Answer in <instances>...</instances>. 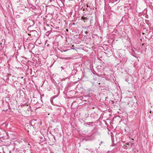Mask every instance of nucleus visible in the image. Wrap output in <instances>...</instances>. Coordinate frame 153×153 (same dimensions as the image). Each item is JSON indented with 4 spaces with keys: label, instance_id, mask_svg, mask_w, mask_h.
Wrapping results in <instances>:
<instances>
[{
    "label": "nucleus",
    "instance_id": "f257e3e1",
    "mask_svg": "<svg viewBox=\"0 0 153 153\" xmlns=\"http://www.w3.org/2000/svg\"><path fill=\"white\" fill-rule=\"evenodd\" d=\"M28 35L29 36H31L30 40H35L38 38V33L36 30L31 31Z\"/></svg>",
    "mask_w": 153,
    "mask_h": 153
},
{
    "label": "nucleus",
    "instance_id": "f03ea898",
    "mask_svg": "<svg viewBox=\"0 0 153 153\" xmlns=\"http://www.w3.org/2000/svg\"><path fill=\"white\" fill-rule=\"evenodd\" d=\"M134 145V143H131V146H127L124 145L123 146V147L125 149H127L128 148H131V146H133Z\"/></svg>",
    "mask_w": 153,
    "mask_h": 153
},
{
    "label": "nucleus",
    "instance_id": "7ed1b4c3",
    "mask_svg": "<svg viewBox=\"0 0 153 153\" xmlns=\"http://www.w3.org/2000/svg\"><path fill=\"white\" fill-rule=\"evenodd\" d=\"M81 19L83 20L84 21V22H85V20H87L88 19V18H87L86 17H85L84 16H83L82 17Z\"/></svg>",
    "mask_w": 153,
    "mask_h": 153
},
{
    "label": "nucleus",
    "instance_id": "20e7f679",
    "mask_svg": "<svg viewBox=\"0 0 153 153\" xmlns=\"http://www.w3.org/2000/svg\"><path fill=\"white\" fill-rule=\"evenodd\" d=\"M134 140L133 139H132L131 140V142H129V143H126V145H127V146H131V143H132V142L131 141H134Z\"/></svg>",
    "mask_w": 153,
    "mask_h": 153
},
{
    "label": "nucleus",
    "instance_id": "39448f33",
    "mask_svg": "<svg viewBox=\"0 0 153 153\" xmlns=\"http://www.w3.org/2000/svg\"><path fill=\"white\" fill-rule=\"evenodd\" d=\"M122 60L126 62L127 61V59L126 58H123Z\"/></svg>",
    "mask_w": 153,
    "mask_h": 153
},
{
    "label": "nucleus",
    "instance_id": "423d86ee",
    "mask_svg": "<svg viewBox=\"0 0 153 153\" xmlns=\"http://www.w3.org/2000/svg\"><path fill=\"white\" fill-rule=\"evenodd\" d=\"M50 101H51V103L52 104H53V100H51H51H50Z\"/></svg>",
    "mask_w": 153,
    "mask_h": 153
},
{
    "label": "nucleus",
    "instance_id": "0eeeda50",
    "mask_svg": "<svg viewBox=\"0 0 153 153\" xmlns=\"http://www.w3.org/2000/svg\"><path fill=\"white\" fill-rule=\"evenodd\" d=\"M87 7H86V9L87 10H89V9H88V5H87Z\"/></svg>",
    "mask_w": 153,
    "mask_h": 153
},
{
    "label": "nucleus",
    "instance_id": "6e6552de",
    "mask_svg": "<svg viewBox=\"0 0 153 153\" xmlns=\"http://www.w3.org/2000/svg\"><path fill=\"white\" fill-rule=\"evenodd\" d=\"M103 143H104V142H103L101 141L100 143V145L101 146Z\"/></svg>",
    "mask_w": 153,
    "mask_h": 153
},
{
    "label": "nucleus",
    "instance_id": "1a4fd4ad",
    "mask_svg": "<svg viewBox=\"0 0 153 153\" xmlns=\"http://www.w3.org/2000/svg\"><path fill=\"white\" fill-rule=\"evenodd\" d=\"M88 124V125H89V124L88 123H84V125L85 126H87V125Z\"/></svg>",
    "mask_w": 153,
    "mask_h": 153
},
{
    "label": "nucleus",
    "instance_id": "9d476101",
    "mask_svg": "<svg viewBox=\"0 0 153 153\" xmlns=\"http://www.w3.org/2000/svg\"><path fill=\"white\" fill-rule=\"evenodd\" d=\"M54 131H58V129L57 128H55L54 129Z\"/></svg>",
    "mask_w": 153,
    "mask_h": 153
},
{
    "label": "nucleus",
    "instance_id": "9b49d317",
    "mask_svg": "<svg viewBox=\"0 0 153 153\" xmlns=\"http://www.w3.org/2000/svg\"><path fill=\"white\" fill-rule=\"evenodd\" d=\"M121 56H122V55L121 54H120V55L119 54L118 57L120 58L121 57Z\"/></svg>",
    "mask_w": 153,
    "mask_h": 153
},
{
    "label": "nucleus",
    "instance_id": "f8f14e48",
    "mask_svg": "<svg viewBox=\"0 0 153 153\" xmlns=\"http://www.w3.org/2000/svg\"><path fill=\"white\" fill-rule=\"evenodd\" d=\"M88 115L86 114L85 115L86 117H88Z\"/></svg>",
    "mask_w": 153,
    "mask_h": 153
},
{
    "label": "nucleus",
    "instance_id": "ddd939ff",
    "mask_svg": "<svg viewBox=\"0 0 153 153\" xmlns=\"http://www.w3.org/2000/svg\"><path fill=\"white\" fill-rule=\"evenodd\" d=\"M61 68H62V69H63H63H64V68H63V67H61Z\"/></svg>",
    "mask_w": 153,
    "mask_h": 153
},
{
    "label": "nucleus",
    "instance_id": "4468645a",
    "mask_svg": "<svg viewBox=\"0 0 153 153\" xmlns=\"http://www.w3.org/2000/svg\"><path fill=\"white\" fill-rule=\"evenodd\" d=\"M150 113H152V111H150Z\"/></svg>",
    "mask_w": 153,
    "mask_h": 153
},
{
    "label": "nucleus",
    "instance_id": "2eb2a0df",
    "mask_svg": "<svg viewBox=\"0 0 153 153\" xmlns=\"http://www.w3.org/2000/svg\"><path fill=\"white\" fill-rule=\"evenodd\" d=\"M23 78V77H21V78Z\"/></svg>",
    "mask_w": 153,
    "mask_h": 153
},
{
    "label": "nucleus",
    "instance_id": "dca6fc26",
    "mask_svg": "<svg viewBox=\"0 0 153 153\" xmlns=\"http://www.w3.org/2000/svg\"><path fill=\"white\" fill-rule=\"evenodd\" d=\"M86 33H87V32H86Z\"/></svg>",
    "mask_w": 153,
    "mask_h": 153
},
{
    "label": "nucleus",
    "instance_id": "f3484780",
    "mask_svg": "<svg viewBox=\"0 0 153 153\" xmlns=\"http://www.w3.org/2000/svg\"><path fill=\"white\" fill-rule=\"evenodd\" d=\"M44 96V95H42V96Z\"/></svg>",
    "mask_w": 153,
    "mask_h": 153
},
{
    "label": "nucleus",
    "instance_id": "a211bd4d",
    "mask_svg": "<svg viewBox=\"0 0 153 153\" xmlns=\"http://www.w3.org/2000/svg\"><path fill=\"white\" fill-rule=\"evenodd\" d=\"M152 114H153V112H152Z\"/></svg>",
    "mask_w": 153,
    "mask_h": 153
}]
</instances>
